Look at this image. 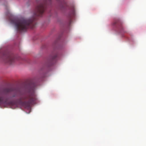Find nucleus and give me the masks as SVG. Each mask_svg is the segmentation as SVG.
<instances>
[{
	"instance_id": "obj_1",
	"label": "nucleus",
	"mask_w": 146,
	"mask_h": 146,
	"mask_svg": "<svg viewBox=\"0 0 146 146\" xmlns=\"http://www.w3.org/2000/svg\"><path fill=\"white\" fill-rule=\"evenodd\" d=\"M11 18H9L11 23L15 25L17 31L19 32L25 31L28 28L33 27L34 22L36 20L34 17L29 19L22 18L18 19L12 16Z\"/></svg>"
},
{
	"instance_id": "obj_2",
	"label": "nucleus",
	"mask_w": 146,
	"mask_h": 146,
	"mask_svg": "<svg viewBox=\"0 0 146 146\" xmlns=\"http://www.w3.org/2000/svg\"><path fill=\"white\" fill-rule=\"evenodd\" d=\"M37 100L34 87L30 88L25 96L20 99V101L22 102L23 105L25 108H30L31 105L34 104Z\"/></svg>"
},
{
	"instance_id": "obj_3",
	"label": "nucleus",
	"mask_w": 146,
	"mask_h": 146,
	"mask_svg": "<svg viewBox=\"0 0 146 146\" xmlns=\"http://www.w3.org/2000/svg\"><path fill=\"white\" fill-rule=\"evenodd\" d=\"M47 0H45L43 2L40 3L37 5L34 14L35 16L41 17L42 16L47 7ZM48 0L50 1V0Z\"/></svg>"
},
{
	"instance_id": "obj_4",
	"label": "nucleus",
	"mask_w": 146,
	"mask_h": 146,
	"mask_svg": "<svg viewBox=\"0 0 146 146\" xmlns=\"http://www.w3.org/2000/svg\"><path fill=\"white\" fill-rule=\"evenodd\" d=\"M1 55L0 57L5 63L11 64L15 61V58L13 54L5 52L1 53Z\"/></svg>"
},
{
	"instance_id": "obj_5",
	"label": "nucleus",
	"mask_w": 146,
	"mask_h": 146,
	"mask_svg": "<svg viewBox=\"0 0 146 146\" xmlns=\"http://www.w3.org/2000/svg\"><path fill=\"white\" fill-rule=\"evenodd\" d=\"M56 53H52L49 57L47 62V64L48 66H51L55 62L56 58L57 57Z\"/></svg>"
},
{
	"instance_id": "obj_6",
	"label": "nucleus",
	"mask_w": 146,
	"mask_h": 146,
	"mask_svg": "<svg viewBox=\"0 0 146 146\" xmlns=\"http://www.w3.org/2000/svg\"><path fill=\"white\" fill-rule=\"evenodd\" d=\"M113 25H116L118 27V28L121 32L125 33L126 32L124 31L122 26V24L119 20L115 21L113 23Z\"/></svg>"
},
{
	"instance_id": "obj_7",
	"label": "nucleus",
	"mask_w": 146,
	"mask_h": 146,
	"mask_svg": "<svg viewBox=\"0 0 146 146\" xmlns=\"http://www.w3.org/2000/svg\"><path fill=\"white\" fill-rule=\"evenodd\" d=\"M75 15V12L74 9L73 8H72L68 14V16L69 19L70 23H71L72 18L74 17Z\"/></svg>"
},
{
	"instance_id": "obj_8",
	"label": "nucleus",
	"mask_w": 146,
	"mask_h": 146,
	"mask_svg": "<svg viewBox=\"0 0 146 146\" xmlns=\"http://www.w3.org/2000/svg\"><path fill=\"white\" fill-rule=\"evenodd\" d=\"M13 89L12 88H6L4 90V91L6 93H9L13 91Z\"/></svg>"
},
{
	"instance_id": "obj_9",
	"label": "nucleus",
	"mask_w": 146,
	"mask_h": 146,
	"mask_svg": "<svg viewBox=\"0 0 146 146\" xmlns=\"http://www.w3.org/2000/svg\"><path fill=\"white\" fill-rule=\"evenodd\" d=\"M4 98L1 94L0 92V103H2L3 102Z\"/></svg>"
},
{
	"instance_id": "obj_10",
	"label": "nucleus",
	"mask_w": 146,
	"mask_h": 146,
	"mask_svg": "<svg viewBox=\"0 0 146 146\" xmlns=\"http://www.w3.org/2000/svg\"><path fill=\"white\" fill-rule=\"evenodd\" d=\"M17 93H18V91H16V94H15L13 95V97H15V96H17Z\"/></svg>"
}]
</instances>
